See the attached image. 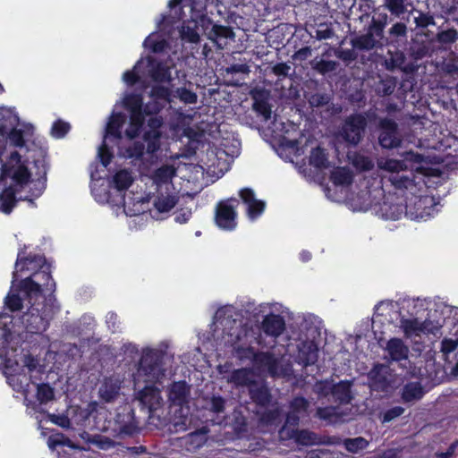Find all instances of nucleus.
<instances>
[{"instance_id": "a878e982", "label": "nucleus", "mask_w": 458, "mask_h": 458, "mask_svg": "<svg viewBox=\"0 0 458 458\" xmlns=\"http://www.w3.org/2000/svg\"><path fill=\"white\" fill-rule=\"evenodd\" d=\"M120 389L119 380L114 377H106L99 387V396L106 403H111L118 396Z\"/></svg>"}, {"instance_id": "13d9d810", "label": "nucleus", "mask_w": 458, "mask_h": 458, "mask_svg": "<svg viewBox=\"0 0 458 458\" xmlns=\"http://www.w3.org/2000/svg\"><path fill=\"white\" fill-rule=\"evenodd\" d=\"M316 415L320 420L330 422H335L340 418V414L337 412L336 407L334 406L319 407L317 410Z\"/></svg>"}, {"instance_id": "3c124183", "label": "nucleus", "mask_w": 458, "mask_h": 458, "mask_svg": "<svg viewBox=\"0 0 458 458\" xmlns=\"http://www.w3.org/2000/svg\"><path fill=\"white\" fill-rule=\"evenodd\" d=\"M369 445V442L361 437H355V438H345L344 440V445L345 449L350 453H357L360 450L365 449Z\"/></svg>"}, {"instance_id": "a211bd4d", "label": "nucleus", "mask_w": 458, "mask_h": 458, "mask_svg": "<svg viewBox=\"0 0 458 458\" xmlns=\"http://www.w3.org/2000/svg\"><path fill=\"white\" fill-rule=\"evenodd\" d=\"M21 265V270L24 269H45L47 267H51V264L47 263V259L44 255L30 253L26 255L25 250H21L18 252L16 266Z\"/></svg>"}, {"instance_id": "473e14b6", "label": "nucleus", "mask_w": 458, "mask_h": 458, "mask_svg": "<svg viewBox=\"0 0 458 458\" xmlns=\"http://www.w3.org/2000/svg\"><path fill=\"white\" fill-rule=\"evenodd\" d=\"M425 391L420 382H410L403 387L402 398L404 403H414L420 400Z\"/></svg>"}, {"instance_id": "5fc2aeb1", "label": "nucleus", "mask_w": 458, "mask_h": 458, "mask_svg": "<svg viewBox=\"0 0 458 458\" xmlns=\"http://www.w3.org/2000/svg\"><path fill=\"white\" fill-rule=\"evenodd\" d=\"M281 411L278 408L265 411L259 417V421L266 426L277 425L280 422Z\"/></svg>"}, {"instance_id": "5701e85b", "label": "nucleus", "mask_w": 458, "mask_h": 458, "mask_svg": "<svg viewBox=\"0 0 458 458\" xmlns=\"http://www.w3.org/2000/svg\"><path fill=\"white\" fill-rule=\"evenodd\" d=\"M299 363L304 367L314 365L318 358V348L314 342H303L299 347Z\"/></svg>"}, {"instance_id": "680f3d73", "label": "nucleus", "mask_w": 458, "mask_h": 458, "mask_svg": "<svg viewBox=\"0 0 458 458\" xmlns=\"http://www.w3.org/2000/svg\"><path fill=\"white\" fill-rule=\"evenodd\" d=\"M70 130L71 125L69 123L57 119L52 124L51 135L55 139H62L69 132Z\"/></svg>"}, {"instance_id": "20e7f679", "label": "nucleus", "mask_w": 458, "mask_h": 458, "mask_svg": "<svg viewBox=\"0 0 458 458\" xmlns=\"http://www.w3.org/2000/svg\"><path fill=\"white\" fill-rule=\"evenodd\" d=\"M113 425L109 432L113 438L132 437L140 432L139 421L135 417L134 410L131 406L125 405L117 410Z\"/></svg>"}, {"instance_id": "bb28decb", "label": "nucleus", "mask_w": 458, "mask_h": 458, "mask_svg": "<svg viewBox=\"0 0 458 458\" xmlns=\"http://www.w3.org/2000/svg\"><path fill=\"white\" fill-rule=\"evenodd\" d=\"M249 394L252 402L260 407L267 406L272 399L269 389L265 385H259L257 382L249 388Z\"/></svg>"}, {"instance_id": "423d86ee", "label": "nucleus", "mask_w": 458, "mask_h": 458, "mask_svg": "<svg viewBox=\"0 0 458 458\" xmlns=\"http://www.w3.org/2000/svg\"><path fill=\"white\" fill-rule=\"evenodd\" d=\"M409 7L413 9V4L410 0H384V4L377 9H374V38L381 37L382 27L386 24L388 16L383 11L388 10L392 15L401 17L409 12ZM374 40V47H376Z\"/></svg>"}, {"instance_id": "37998d69", "label": "nucleus", "mask_w": 458, "mask_h": 458, "mask_svg": "<svg viewBox=\"0 0 458 458\" xmlns=\"http://www.w3.org/2000/svg\"><path fill=\"white\" fill-rule=\"evenodd\" d=\"M234 32L229 26L214 24L208 33V38L212 41L223 38H233Z\"/></svg>"}, {"instance_id": "4be33fe9", "label": "nucleus", "mask_w": 458, "mask_h": 458, "mask_svg": "<svg viewBox=\"0 0 458 458\" xmlns=\"http://www.w3.org/2000/svg\"><path fill=\"white\" fill-rule=\"evenodd\" d=\"M190 387L183 380L174 382L168 391V399L174 405H183L188 401Z\"/></svg>"}, {"instance_id": "7c9ffc66", "label": "nucleus", "mask_w": 458, "mask_h": 458, "mask_svg": "<svg viewBox=\"0 0 458 458\" xmlns=\"http://www.w3.org/2000/svg\"><path fill=\"white\" fill-rule=\"evenodd\" d=\"M284 438L294 439L298 445H311L317 443L318 436L308 429L292 428Z\"/></svg>"}, {"instance_id": "f03ea898", "label": "nucleus", "mask_w": 458, "mask_h": 458, "mask_svg": "<svg viewBox=\"0 0 458 458\" xmlns=\"http://www.w3.org/2000/svg\"><path fill=\"white\" fill-rule=\"evenodd\" d=\"M55 287L51 267L34 271L30 276L21 280L18 284V290L23 293L24 299L28 301H47L45 293H49L48 301L51 302V295L55 293Z\"/></svg>"}, {"instance_id": "c9c22d12", "label": "nucleus", "mask_w": 458, "mask_h": 458, "mask_svg": "<svg viewBox=\"0 0 458 458\" xmlns=\"http://www.w3.org/2000/svg\"><path fill=\"white\" fill-rule=\"evenodd\" d=\"M160 107L157 103L151 105L147 104L143 110L130 112V125H143L145 122V114H157Z\"/></svg>"}, {"instance_id": "a19ab883", "label": "nucleus", "mask_w": 458, "mask_h": 458, "mask_svg": "<svg viewBox=\"0 0 458 458\" xmlns=\"http://www.w3.org/2000/svg\"><path fill=\"white\" fill-rule=\"evenodd\" d=\"M401 212L402 209L398 206L384 201L382 204H379L378 209L376 210V215L383 219L395 220Z\"/></svg>"}, {"instance_id": "b1692460", "label": "nucleus", "mask_w": 458, "mask_h": 458, "mask_svg": "<svg viewBox=\"0 0 458 458\" xmlns=\"http://www.w3.org/2000/svg\"><path fill=\"white\" fill-rule=\"evenodd\" d=\"M81 438L88 445H91L99 450H109L116 445V442L109 437H105L100 434L91 435L89 432L83 431L80 434Z\"/></svg>"}, {"instance_id": "f704fd0d", "label": "nucleus", "mask_w": 458, "mask_h": 458, "mask_svg": "<svg viewBox=\"0 0 458 458\" xmlns=\"http://www.w3.org/2000/svg\"><path fill=\"white\" fill-rule=\"evenodd\" d=\"M330 180L336 186H349L353 182V174L347 167H337L331 172Z\"/></svg>"}, {"instance_id": "338daca9", "label": "nucleus", "mask_w": 458, "mask_h": 458, "mask_svg": "<svg viewBox=\"0 0 458 458\" xmlns=\"http://www.w3.org/2000/svg\"><path fill=\"white\" fill-rule=\"evenodd\" d=\"M405 57L403 53L395 52L391 55L390 58L385 60V64L387 70H394L396 68H402L404 64Z\"/></svg>"}, {"instance_id": "c85d7f7f", "label": "nucleus", "mask_w": 458, "mask_h": 458, "mask_svg": "<svg viewBox=\"0 0 458 458\" xmlns=\"http://www.w3.org/2000/svg\"><path fill=\"white\" fill-rule=\"evenodd\" d=\"M228 381L236 386H248L249 388L256 382L251 369L247 368L234 369Z\"/></svg>"}, {"instance_id": "dca6fc26", "label": "nucleus", "mask_w": 458, "mask_h": 458, "mask_svg": "<svg viewBox=\"0 0 458 458\" xmlns=\"http://www.w3.org/2000/svg\"><path fill=\"white\" fill-rule=\"evenodd\" d=\"M394 375L388 366L374 365V391L387 394L394 389Z\"/></svg>"}, {"instance_id": "412c9836", "label": "nucleus", "mask_w": 458, "mask_h": 458, "mask_svg": "<svg viewBox=\"0 0 458 458\" xmlns=\"http://www.w3.org/2000/svg\"><path fill=\"white\" fill-rule=\"evenodd\" d=\"M261 328L267 335L278 337L285 329V321L281 315L269 313L264 317Z\"/></svg>"}, {"instance_id": "69168bd1", "label": "nucleus", "mask_w": 458, "mask_h": 458, "mask_svg": "<svg viewBox=\"0 0 458 458\" xmlns=\"http://www.w3.org/2000/svg\"><path fill=\"white\" fill-rule=\"evenodd\" d=\"M150 97L156 99H161L165 101H170L171 90L165 86L154 85L151 88Z\"/></svg>"}, {"instance_id": "2eb2a0df", "label": "nucleus", "mask_w": 458, "mask_h": 458, "mask_svg": "<svg viewBox=\"0 0 458 458\" xmlns=\"http://www.w3.org/2000/svg\"><path fill=\"white\" fill-rule=\"evenodd\" d=\"M378 141L384 148H394L400 146L402 139L397 130V123L394 121L385 119L381 122Z\"/></svg>"}, {"instance_id": "4468645a", "label": "nucleus", "mask_w": 458, "mask_h": 458, "mask_svg": "<svg viewBox=\"0 0 458 458\" xmlns=\"http://www.w3.org/2000/svg\"><path fill=\"white\" fill-rule=\"evenodd\" d=\"M137 399L142 405V409H146L148 412V418L154 416V412L162 406L163 399L161 391L155 386H146L139 391Z\"/></svg>"}, {"instance_id": "0e129e2a", "label": "nucleus", "mask_w": 458, "mask_h": 458, "mask_svg": "<svg viewBox=\"0 0 458 458\" xmlns=\"http://www.w3.org/2000/svg\"><path fill=\"white\" fill-rule=\"evenodd\" d=\"M337 64L333 60L321 59L318 61L313 68L320 74L325 75L332 72L336 69Z\"/></svg>"}, {"instance_id": "864d4df0", "label": "nucleus", "mask_w": 458, "mask_h": 458, "mask_svg": "<svg viewBox=\"0 0 458 458\" xmlns=\"http://www.w3.org/2000/svg\"><path fill=\"white\" fill-rule=\"evenodd\" d=\"M4 306L11 312H17L23 308V299L18 293H9L4 298Z\"/></svg>"}, {"instance_id": "aec40b11", "label": "nucleus", "mask_w": 458, "mask_h": 458, "mask_svg": "<svg viewBox=\"0 0 458 458\" xmlns=\"http://www.w3.org/2000/svg\"><path fill=\"white\" fill-rule=\"evenodd\" d=\"M147 63L148 75L153 81L158 83L172 81L171 71L165 63L158 61L152 56L147 57Z\"/></svg>"}, {"instance_id": "603ef678", "label": "nucleus", "mask_w": 458, "mask_h": 458, "mask_svg": "<svg viewBox=\"0 0 458 458\" xmlns=\"http://www.w3.org/2000/svg\"><path fill=\"white\" fill-rule=\"evenodd\" d=\"M301 418V416L293 413L289 410L285 416L284 424L279 431L281 437H284L287 436V432L291 431L292 428H297Z\"/></svg>"}, {"instance_id": "e433bc0d", "label": "nucleus", "mask_w": 458, "mask_h": 458, "mask_svg": "<svg viewBox=\"0 0 458 458\" xmlns=\"http://www.w3.org/2000/svg\"><path fill=\"white\" fill-rule=\"evenodd\" d=\"M112 182L117 191H124L131 187L133 182V178L131 172L126 169H122L114 174Z\"/></svg>"}, {"instance_id": "9b49d317", "label": "nucleus", "mask_w": 458, "mask_h": 458, "mask_svg": "<svg viewBox=\"0 0 458 458\" xmlns=\"http://www.w3.org/2000/svg\"><path fill=\"white\" fill-rule=\"evenodd\" d=\"M10 160L15 162L16 165L4 164L2 169V175L11 177L20 186L27 184L30 182L31 174L28 167L21 164V156L17 151H14L11 154Z\"/></svg>"}, {"instance_id": "052dcab7", "label": "nucleus", "mask_w": 458, "mask_h": 458, "mask_svg": "<svg viewBox=\"0 0 458 458\" xmlns=\"http://www.w3.org/2000/svg\"><path fill=\"white\" fill-rule=\"evenodd\" d=\"M145 153V145L141 141H134L125 148V157L128 158L142 159Z\"/></svg>"}, {"instance_id": "39448f33", "label": "nucleus", "mask_w": 458, "mask_h": 458, "mask_svg": "<svg viewBox=\"0 0 458 458\" xmlns=\"http://www.w3.org/2000/svg\"><path fill=\"white\" fill-rule=\"evenodd\" d=\"M385 359L388 362H398L406 369V373L411 377L420 376V369L412 365L408 360L410 349L400 338H391L385 347Z\"/></svg>"}, {"instance_id": "1a4fd4ad", "label": "nucleus", "mask_w": 458, "mask_h": 458, "mask_svg": "<svg viewBox=\"0 0 458 458\" xmlns=\"http://www.w3.org/2000/svg\"><path fill=\"white\" fill-rule=\"evenodd\" d=\"M381 167L391 172L389 181L397 189H410L414 186V175L411 171L403 172L404 163L403 161L389 159Z\"/></svg>"}, {"instance_id": "8fccbe9b", "label": "nucleus", "mask_w": 458, "mask_h": 458, "mask_svg": "<svg viewBox=\"0 0 458 458\" xmlns=\"http://www.w3.org/2000/svg\"><path fill=\"white\" fill-rule=\"evenodd\" d=\"M174 97L179 98L184 104H196L198 101L197 94L185 87L177 88L174 91Z\"/></svg>"}, {"instance_id": "2f4dec72", "label": "nucleus", "mask_w": 458, "mask_h": 458, "mask_svg": "<svg viewBox=\"0 0 458 458\" xmlns=\"http://www.w3.org/2000/svg\"><path fill=\"white\" fill-rule=\"evenodd\" d=\"M352 384L349 381H340L332 387V395L335 401L342 404L350 403L352 395Z\"/></svg>"}, {"instance_id": "ddd939ff", "label": "nucleus", "mask_w": 458, "mask_h": 458, "mask_svg": "<svg viewBox=\"0 0 458 458\" xmlns=\"http://www.w3.org/2000/svg\"><path fill=\"white\" fill-rule=\"evenodd\" d=\"M366 127V119L361 114L351 115L346 119L342 128L343 139L353 145H356L361 140Z\"/></svg>"}, {"instance_id": "49530a36", "label": "nucleus", "mask_w": 458, "mask_h": 458, "mask_svg": "<svg viewBox=\"0 0 458 458\" xmlns=\"http://www.w3.org/2000/svg\"><path fill=\"white\" fill-rule=\"evenodd\" d=\"M123 106L129 112L143 110V98L140 94L131 93L124 98Z\"/></svg>"}, {"instance_id": "c03bdc74", "label": "nucleus", "mask_w": 458, "mask_h": 458, "mask_svg": "<svg viewBox=\"0 0 458 458\" xmlns=\"http://www.w3.org/2000/svg\"><path fill=\"white\" fill-rule=\"evenodd\" d=\"M161 137L162 132L144 131L142 138L147 143V152L148 154H155L159 150Z\"/></svg>"}, {"instance_id": "72a5a7b5", "label": "nucleus", "mask_w": 458, "mask_h": 458, "mask_svg": "<svg viewBox=\"0 0 458 458\" xmlns=\"http://www.w3.org/2000/svg\"><path fill=\"white\" fill-rule=\"evenodd\" d=\"M18 199L16 198V190L13 186H8L3 190L0 194L1 210L4 214H10L16 206Z\"/></svg>"}, {"instance_id": "79ce46f5", "label": "nucleus", "mask_w": 458, "mask_h": 458, "mask_svg": "<svg viewBox=\"0 0 458 458\" xmlns=\"http://www.w3.org/2000/svg\"><path fill=\"white\" fill-rule=\"evenodd\" d=\"M310 402L303 396H295L289 403V410L301 418L308 416Z\"/></svg>"}, {"instance_id": "0eeeda50", "label": "nucleus", "mask_w": 458, "mask_h": 458, "mask_svg": "<svg viewBox=\"0 0 458 458\" xmlns=\"http://www.w3.org/2000/svg\"><path fill=\"white\" fill-rule=\"evenodd\" d=\"M240 201L236 198H229L225 200H220L216 205L215 208V223L223 230L233 231L237 225L236 208Z\"/></svg>"}, {"instance_id": "7ed1b4c3", "label": "nucleus", "mask_w": 458, "mask_h": 458, "mask_svg": "<svg viewBox=\"0 0 458 458\" xmlns=\"http://www.w3.org/2000/svg\"><path fill=\"white\" fill-rule=\"evenodd\" d=\"M29 303L30 306L21 318L26 332L42 335L48 329L50 320L54 317V305L43 300H33Z\"/></svg>"}, {"instance_id": "e2e57ef3", "label": "nucleus", "mask_w": 458, "mask_h": 458, "mask_svg": "<svg viewBox=\"0 0 458 458\" xmlns=\"http://www.w3.org/2000/svg\"><path fill=\"white\" fill-rule=\"evenodd\" d=\"M395 89V81L392 78L381 80L376 88L377 94L381 96L391 95Z\"/></svg>"}, {"instance_id": "f257e3e1", "label": "nucleus", "mask_w": 458, "mask_h": 458, "mask_svg": "<svg viewBox=\"0 0 458 458\" xmlns=\"http://www.w3.org/2000/svg\"><path fill=\"white\" fill-rule=\"evenodd\" d=\"M352 48L339 47L335 55L346 65L356 62L355 67L362 71V80L372 77V21L368 23L365 34L356 35L351 38Z\"/></svg>"}, {"instance_id": "c756f323", "label": "nucleus", "mask_w": 458, "mask_h": 458, "mask_svg": "<svg viewBox=\"0 0 458 458\" xmlns=\"http://www.w3.org/2000/svg\"><path fill=\"white\" fill-rule=\"evenodd\" d=\"M125 123V115L123 113L113 114L106 127V138L113 137L122 139V128Z\"/></svg>"}, {"instance_id": "6e6d98bb", "label": "nucleus", "mask_w": 458, "mask_h": 458, "mask_svg": "<svg viewBox=\"0 0 458 458\" xmlns=\"http://www.w3.org/2000/svg\"><path fill=\"white\" fill-rule=\"evenodd\" d=\"M198 27L196 23L193 26L189 24H183L181 30V37L182 39L190 43H198L200 40L199 34L197 30Z\"/></svg>"}, {"instance_id": "de8ad7c7", "label": "nucleus", "mask_w": 458, "mask_h": 458, "mask_svg": "<svg viewBox=\"0 0 458 458\" xmlns=\"http://www.w3.org/2000/svg\"><path fill=\"white\" fill-rule=\"evenodd\" d=\"M36 395L40 403H47L55 397L54 388L47 383L38 384Z\"/></svg>"}, {"instance_id": "a18cd8bd", "label": "nucleus", "mask_w": 458, "mask_h": 458, "mask_svg": "<svg viewBox=\"0 0 458 458\" xmlns=\"http://www.w3.org/2000/svg\"><path fill=\"white\" fill-rule=\"evenodd\" d=\"M457 39L458 30L454 28L440 30L436 35V41L444 47L454 44Z\"/></svg>"}, {"instance_id": "f3484780", "label": "nucleus", "mask_w": 458, "mask_h": 458, "mask_svg": "<svg viewBox=\"0 0 458 458\" xmlns=\"http://www.w3.org/2000/svg\"><path fill=\"white\" fill-rule=\"evenodd\" d=\"M239 196L242 202L247 205V214L250 219L255 220L263 213L266 204L263 200L255 198V193L252 189H242L239 192Z\"/></svg>"}, {"instance_id": "393cba45", "label": "nucleus", "mask_w": 458, "mask_h": 458, "mask_svg": "<svg viewBox=\"0 0 458 458\" xmlns=\"http://www.w3.org/2000/svg\"><path fill=\"white\" fill-rule=\"evenodd\" d=\"M38 171L36 173L38 175L37 180L32 182L33 188H30L31 195L35 198H38L44 192L47 186V166L44 161L37 160L34 162Z\"/></svg>"}, {"instance_id": "9d476101", "label": "nucleus", "mask_w": 458, "mask_h": 458, "mask_svg": "<svg viewBox=\"0 0 458 458\" xmlns=\"http://www.w3.org/2000/svg\"><path fill=\"white\" fill-rule=\"evenodd\" d=\"M440 327L441 326L430 320L421 322L418 318H407L404 317H402L400 319V328L407 338L419 336L421 334L437 335Z\"/></svg>"}, {"instance_id": "ea45409f", "label": "nucleus", "mask_w": 458, "mask_h": 458, "mask_svg": "<svg viewBox=\"0 0 458 458\" xmlns=\"http://www.w3.org/2000/svg\"><path fill=\"white\" fill-rule=\"evenodd\" d=\"M175 175V170L170 165H162L153 174V182L157 185L171 183L172 178Z\"/></svg>"}, {"instance_id": "f8f14e48", "label": "nucleus", "mask_w": 458, "mask_h": 458, "mask_svg": "<svg viewBox=\"0 0 458 458\" xmlns=\"http://www.w3.org/2000/svg\"><path fill=\"white\" fill-rule=\"evenodd\" d=\"M162 356L159 352L148 350L143 352L140 360V370L153 379H159L164 375Z\"/></svg>"}, {"instance_id": "4c0bfd02", "label": "nucleus", "mask_w": 458, "mask_h": 458, "mask_svg": "<svg viewBox=\"0 0 458 458\" xmlns=\"http://www.w3.org/2000/svg\"><path fill=\"white\" fill-rule=\"evenodd\" d=\"M310 165L318 169H326L329 166L327 153L321 147L312 148L310 156Z\"/></svg>"}, {"instance_id": "6e6552de", "label": "nucleus", "mask_w": 458, "mask_h": 458, "mask_svg": "<svg viewBox=\"0 0 458 458\" xmlns=\"http://www.w3.org/2000/svg\"><path fill=\"white\" fill-rule=\"evenodd\" d=\"M98 416V404L97 402H89L85 407L76 406L72 410V422L79 427L108 431L106 427L101 428L97 422Z\"/></svg>"}, {"instance_id": "bf43d9fd", "label": "nucleus", "mask_w": 458, "mask_h": 458, "mask_svg": "<svg viewBox=\"0 0 458 458\" xmlns=\"http://www.w3.org/2000/svg\"><path fill=\"white\" fill-rule=\"evenodd\" d=\"M352 165L359 172L369 171L372 169V160L358 153H355L352 156Z\"/></svg>"}, {"instance_id": "4d7b16f0", "label": "nucleus", "mask_w": 458, "mask_h": 458, "mask_svg": "<svg viewBox=\"0 0 458 458\" xmlns=\"http://www.w3.org/2000/svg\"><path fill=\"white\" fill-rule=\"evenodd\" d=\"M315 33V38L319 41L333 38L335 37V30L333 28V23H319Z\"/></svg>"}, {"instance_id": "6ab92c4d", "label": "nucleus", "mask_w": 458, "mask_h": 458, "mask_svg": "<svg viewBox=\"0 0 458 458\" xmlns=\"http://www.w3.org/2000/svg\"><path fill=\"white\" fill-rule=\"evenodd\" d=\"M250 95L253 100V110L265 120L270 119L272 110L268 102L269 92L264 89H254L250 91Z\"/></svg>"}, {"instance_id": "774afa93", "label": "nucleus", "mask_w": 458, "mask_h": 458, "mask_svg": "<svg viewBox=\"0 0 458 458\" xmlns=\"http://www.w3.org/2000/svg\"><path fill=\"white\" fill-rule=\"evenodd\" d=\"M410 54L415 60H420L428 54V47L424 43H413L410 47Z\"/></svg>"}, {"instance_id": "09e8293b", "label": "nucleus", "mask_w": 458, "mask_h": 458, "mask_svg": "<svg viewBox=\"0 0 458 458\" xmlns=\"http://www.w3.org/2000/svg\"><path fill=\"white\" fill-rule=\"evenodd\" d=\"M417 15L414 16V22L417 28L426 29L430 25H435V18L429 13H423L420 10H411Z\"/></svg>"}, {"instance_id": "58836bf2", "label": "nucleus", "mask_w": 458, "mask_h": 458, "mask_svg": "<svg viewBox=\"0 0 458 458\" xmlns=\"http://www.w3.org/2000/svg\"><path fill=\"white\" fill-rule=\"evenodd\" d=\"M178 202V198L173 194H160L157 195L154 200V207L160 213L169 212L175 207Z\"/></svg>"}, {"instance_id": "cd10ccee", "label": "nucleus", "mask_w": 458, "mask_h": 458, "mask_svg": "<svg viewBox=\"0 0 458 458\" xmlns=\"http://www.w3.org/2000/svg\"><path fill=\"white\" fill-rule=\"evenodd\" d=\"M242 351L252 355L253 362L261 367H266L269 370H273L276 365L277 360L275 355L269 352H255L253 347H247Z\"/></svg>"}]
</instances>
